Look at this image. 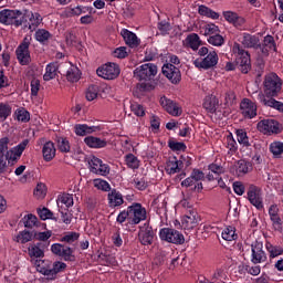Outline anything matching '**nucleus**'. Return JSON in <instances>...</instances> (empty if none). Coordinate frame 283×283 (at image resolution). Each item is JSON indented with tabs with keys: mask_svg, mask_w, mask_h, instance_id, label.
Masks as SVG:
<instances>
[{
	"mask_svg": "<svg viewBox=\"0 0 283 283\" xmlns=\"http://www.w3.org/2000/svg\"><path fill=\"white\" fill-rule=\"evenodd\" d=\"M232 54L235 63L228 62L226 64L227 72H233L238 67L242 74H249L251 71V54L240 43L235 42L232 46Z\"/></svg>",
	"mask_w": 283,
	"mask_h": 283,
	"instance_id": "nucleus-1",
	"label": "nucleus"
},
{
	"mask_svg": "<svg viewBox=\"0 0 283 283\" xmlns=\"http://www.w3.org/2000/svg\"><path fill=\"white\" fill-rule=\"evenodd\" d=\"M23 12L19 9H3L0 11V23L2 25L21 28V25H23Z\"/></svg>",
	"mask_w": 283,
	"mask_h": 283,
	"instance_id": "nucleus-2",
	"label": "nucleus"
},
{
	"mask_svg": "<svg viewBox=\"0 0 283 283\" xmlns=\"http://www.w3.org/2000/svg\"><path fill=\"white\" fill-rule=\"evenodd\" d=\"M85 163L88 165L90 172L94 174L95 176H103L104 178H107L112 171V168L105 164L103 159L94 155L86 156Z\"/></svg>",
	"mask_w": 283,
	"mask_h": 283,
	"instance_id": "nucleus-3",
	"label": "nucleus"
},
{
	"mask_svg": "<svg viewBox=\"0 0 283 283\" xmlns=\"http://www.w3.org/2000/svg\"><path fill=\"white\" fill-rule=\"evenodd\" d=\"M263 92L265 96H277L282 92V78L277 73H269L263 81Z\"/></svg>",
	"mask_w": 283,
	"mask_h": 283,
	"instance_id": "nucleus-4",
	"label": "nucleus"
},
{
	"mask_svg": "<svg viewBox=\"0 0 283 283\" xmlns=\"http://www.w3.org/2000/svg\"><path fill=\"white\" fill-rule=\"evenodd\" d=\"M128 211V224H140L147 220V209L142 203L134 202L126 208Z\"/></svg>",
	"mask_w": 283,
	"mask_h": 283,
	"instance_id": "nucleus-5",
	"label": "nucleus"
},
{
	"mask_svg": "<svg viewBox=\"0 0 283 283\" xmlns=\"http://www.w3.org/2000/svg\"><path fill=\"white\" fill-rule=\"evenodd\" d=\"M31 36H25L15 49V55L20 65H30L32 63V55H30Z\"/></svg>",
	"mask_w": 283,
	"mask_h": 283,
	"instance_id": "nucleus-6",
	"label": "nucleus"
},
{
	"mask_svg": "<svg viewBox=\"0 0 283 283\" xmlns=\"http://www.w3.org/2000/svg\"><path fill=\"white\" fill-rule=\"evenodd\" d=\"M156 74H158V66L153 63L143 64L134 71V77L137 81H154Z\"/></svg>",
	"mask_w": 283,
	"mask_h": 283,
	"instance_id": "nucleus-7",
	"label": "nucleus"
},
{
	"mask_svg": "<svg viewBox=\"0 0 283 283\" xmlns=\"http://www.w3.org/2000/svg\"><path fill=\"white\" fill-rule=\"evenodd\" d=\"M247 198L250 205L255 207L258 211H262V209H264V196L262 193V188L255 185H250L247 191Z\"/></svg>",
	"mask_w": 283,
	"mask_h": 283,
	"instance_id": "nucleus-8",
	"label": "nucleus"
},
{
	"mask_svg": "<svg viewBox=\"0 0 283 283\" xmlns=\"http://www.w3.org/2000/svg\"><path fill=\"white\" fill-rule=\"evenodd\" d=\"M97 76L105 78V81H114L120 75V66L113 62H107L96 70Z\"/></svg>",
	"mask_w": 283,
	"mask_h": 283,
	"instance_id": "nucleus-9",
	"label": "nucleus"
},
{
	"mask_svg": "<svg viewBox=\"0 0 283 283\" xmlns=\"http://www.w3.org/2000/svg\"><path fill=\"white\" fill-rule=\"evenodd\" d=\"M159 239L170 244H185V235L174 228H163L159 230Z\"/></svg>",
	"mask_w": 283,
	"mask_h": 283,
	"instance_id": "nucleus-10",
	"label": "nucleus"
},
{
	"mask_svg": "<svg viewBox=\"0 0 283 283\" xmlns=\"http://www.w3.org/2000/svg\"><path fill=\"white\" fill-rule=\"evenodd\" d=\"M51 251L54 255L62 258L64 262H74L76 260V256L74 255V249L70 248L69 245L53 243L51 245Z\"/></svg>",
	"mask_w": 283,
	"mask_h": 283,
	"instance_id": "nucleus-11",
	"label": "nucleus"
},
{
	"mask_svg": "<svg viewBox=\"0 0 283 283\" xmlns=\"http://www.w3.org/2000/svg\"><path fill=\"white\" fill-rule=\"evenodd\" d=\"M256 129H259L261 134L271 136L272 134H280L282 132V124H280L277 119H263L258 123Z\"/></svg>",
	"mask_w": 283,
	"mask_h": 283,
	"instance_id": "nucleus-12",
	"label": "nucleus"
},
{
	"mask_svg": "<svg viewBox=\"0 0 283 283\" xmlns=\"http://www.w3.org/2000/svg\"><path fill=\"white\" fill-rule=\"evenodd\" d=\"M65 269H67L66 263L61 262V261H55L46 268H41L40 273L42 275H45V277H48V280H56V275H59V273H63V271H65Z\"/></svg>",
	"mask_w": 283,
	"mask_h": 283,
	"instance_id": "nucleus-13",
	"label": "nucleus"
},
{
	"mask_svg": "<svg viewBox=\"0 0 283 283\" xmlns=\"http://www.w3.org/2000/svg\"><path fill=\"white\" fill-rule=\"evenodd\" d=\"M218 53L216 51H210L203 59H196L193 65L199 70H211V67L218 65Z\"/></svg>",
	"mask_w": 283,
	"mask_h": 283,
	"instance_id": "nucleus-14",
	"label": "nucleus"
},
{
	"mask_svg": "<svg viewBox=\"0 0 283 283\" xmlns=\"http://www.w3.org/2000/svg\"><path fill=\"white\" fill-rule=\"evenodd\" d=\"M161 72L172 85H178L180 81H182V73L180 69L174 64H164L161 67Z\"/></svg>",
	"mask_w": 283,
	"mask_h": 283,
	"instance_id": "nucleus-15",
	"label": "nucleus"
},
{
	"mask_svg": "<svg viewBox=\"0 0 283 283\" xmlns=\"http://www.w3.org/2000/svg\"><path fill=\"white\" fill-rule=\"evenodd\" d=\"M266 252H264V244L255 241L251 244V262L252 264H262L266 262Z\"/></svg>",
	"mask_w": 283,
	"mask_h": 283,
	"instance_id": "nucleus-16",
	"label": "nucleus"
},
{
	"mask_svg": "<svg viewBox=\"0 0 283 283\" xmlns=\"http://www.w3.org/2000/svg\"><path fill=\"white\" fill-rule=\"evenodd\" d=\"M240 112L243 118L251 120L258 116V105L249 98H243L240 104Z\"/></svg>",
	"mask_w": 283,
	"mask_h": 283,
	"instance_id": "nucleus-17",
	"label": "nucleus"
},
{
	"mask_svg": "<svg viewBox=\"0 0 283 283\" xmlns=\"http://www.w3.org/2000/svg\"><path fill=\"white\" fill-rule=\"evenodd\" d=\"M138 238L143 247H149L154 244V228H151L149 223H145L144 227H142L139 230Z\"/></svg>",
	"mask_w": 283,
	"mask_h": 283,
	"instance_id": "nucleus-18",
	"label": "nucleus"
},
{
	"mask_svg": "<svg viewBox=\"0 0 283 283\" xmlns=\"http://www.w3.org/2000/svg\"><path fill=\"white\" fill-rule=\"evenodd\" d=\"M10 144V138L2 137L0 139V174H6L8 171V157L6 151H8V145Z\"/></svg>",
	"mask_w": 283,
	"mask_h": 283,
	"instance_id": "nucleus-19",
	"label": "nucleus"
},
{
	"mask_svg": "<svg viewBox=\"0 0 283 283\" xmlns=\"http://www.w3.org/2000/svg\"><path fill=\"white\" fill-rule=\"evenodd\" d=\"M273 97L275 95L259 94L258 101L265 107H272L273 109H277V112H283V103Z\"/></svg>",
	"mask_w": 283,
	"mask_h": 283,
	"instance_id": "nucleus-20",
	"label": "nucleus"
},
{
	"mask_svg": "<svg viewBox=\"0 0 283 283\" xmlns=\"http://www.w3.org/2000/svg\"><path fill=\"white\" fill-rule=\"evenodd\" d=\"M23 17V23H27L29 19L30 23H29V30H36V28H39L43 21V17H41V13L39 12H32V11H28L25 10L24 13H22Z\"/></svg>",
	"mask_w": 283,
	"mask_h": 283,
	"instance_id": "nucleus-21",
	"label": "nucleus"
},
{
	"mask_svg": "<svg viewBox=\"0 0 283 283\" xmlns=\"http://www.w3.org/2000/svg\"><path fill=\"white\" fill-rule=\"evenodd\" d=\"M182 167H185V164L182 160H178V157H169V159L166 161V172L169 176H174V174H180L182 171Z\"/></svg>",
	"mask_w": 283,
	"mask_h": 283,
	"instance_id": "nucleus-22",
	"label": "nucleus"
},
{
	"mask_svg": "<svg viewBox=\"0 0 283 283\" xmlns=\"http://www.w3.org/2000/svg\"><path fill=\"white\" fill-rule=\"evenodd\" d=\"M120 36L124 39V42L128 48L135 49L140 45V39L136 33L129 31L128 29H122Z\"/></svg>",
	"mask_w": 283,
	"mask_h": 283,
	"instance_id": "nucleus-23",
	"label": "nucleus"
},
{
	"mask_svg": "<svg viewBox=\"0 0 283 283\" xmlns=\"http://www.w3.org/2000/svg\"><path fill=\"white\" fill-rule=\"evenodd\" d=\"M108 207L111 209H116L117 207H122L125 205V199H123V193L116 189H112L107 195Z\"/></svg>",
	"mask_w": 283,
	"mask_h": 283,
	"instance_id": "nucleus-24",
	"label": "nucleus"
},
{
	"mask_svg": "<svg viewBox=\"0 0 283 283\" xmlns=\"http://www.w3.org/2000/svg\"><path fill=\"white\" fill-rule=\"evenodd\" d=\"M50 247V243L38 242L31 244L28 248L30 258H45V250Z\"/></svg>",
	"mask_w": 283,
	"mask_h": 283,
	"instance_id": "nucleus-25",
	"label": "nucleus"
},
{
	"mask_svg": "<svg viewBox=\"0 0 283 283\" xmlns=\"http://www.w3.org/2000/svg\"><path fill=\"white\" fill-rule=\"evenodd\" d=\"M159 103L161 107L171 116H180L178 105H176L174 101L167 98V96L160 97Z\"/></svg>",
	"mask_w": 283,
	"mask_h": 283,
	"instance_id": "nucleus-26",
	"label": "nucleus"
},
{
	"mask_svg": "<svg viewBox=\"0 0 283 283\" xmlns=\"http://www.w3.org/2000/svg\"><path fill=\"white\" fill-rule=\"evenodd\" d=\"M84 143L91 149H105L107 147V140L94 136L85 137Z\"/></svg>",
	"mask_w": 283,
	"mask_h": 283,
	"instance_id": "nucleus-27",
	"label": "nucleus"
},
{
	"mask_svg": "<svg viewBox=\"0 0 283 283\" xmlns=\"http://www.w3.org/2000/svg\"><path fill=\"white\" fill-rule=\"evenodd\" d=\"M241 45L248 49H258L260 48V38L252 35L251 33H243L241 38Z\"/></svg>",
	"mask_w": 283,
	"mask_h": 283,
	"instance_id": "nucleus-28",
	"label": "nucleus"
},
{
	"mask_svg": "<svg viewBox=\"0 0 283 283\" xmlns=\"http://www.w3.org/2000/svg\"><path fill=\"white\" fill-rule=\"evenodd\" d=\"M42 156L45 160V163H50L51 160H54L56 156V147L52 142H46L42 147Z\"/></svg>",
	"mask_w": 283,
	"mask_h": 283,
	"instance_id": "nucleus-29",
	"label": "nucleus"
},
{
	"mask_svg": "<svg viewBox=\"0 0 283 283\" xmlns=\"http://www.w3.org/2000/svg\"><path fill=\"white\" fill-rule=\"evenodd\" d=\"M218 105H220V101L213 95L207 96L203 101V108L207 109L209 114H216Z\"/></svg>",
	"mask_w": 283,
	"mask_h": 283,
	"instance_id": "nucleus-30",
	"label": "nucleus"
},
{
	"mask_svg": "<svg viewBox=\"0 0 283 283\" xmlns=\"http://www.w3.org/2000/svg\"><path fill=\"white\" fill-rule=\"evenodd\" d=\"M94 132H98L97 126H88L87 124L74 125V133L76 136H87L88 134H94Z\"/></svg>",
	"mask_w": 283,
	"mask_h": 283,
	"instance_id": "nucleus-31",
	"label": "nucleus"
},
{
	"mask_svg": "<svg viewBox=\"0 0 283 283\" xmlns=\"http://www.w3.org/2000/svg\"><path fill=\"white\" fill-rule=\"evenodd\" d=\"M277 45L275 44V38L273 35H266L263 39V45L261 48L262 54H269V52H276Z\"/></svg>",
	"mask_w": 283,
	"mask_h": 283,
	"instance_id": "nucleus-32",
	"label": "nucleus"
},
{
	"mask_svg": "<svg viewBox=\"0 0 283 283\" xmlns=\"http://www.w3.org/2000/svg\"><path fill=\"white\" fill-rule=\"evenodd\" d=\"M59 72V63H49L45 67V73L43 75V81H52L56 78V73Z\"/></svg>",
	"mask_w": 283,
	"mask_h": 283,
	"instance_id": "nucleus-33",
	"label": "nucleus"
},
{
	"mask_svg": "<svg viewBox=\"0 0 283 283\" xmlns=\"http://www.w3.org/2000/svg\"><path fill=\"white\" fill-rule=\"evenodd\" d=\"M198 14H200V17H207V19H213V20L220 19V13L213 11V9L205 4H201L198 7Z\"/></svg>",
	"mask_w": 283,
	"mask_h": 283,
	"instance_id": "nucleus-34",
	"label": "nucleus"
},
{
	"mask_svg": "<svg viewBox=\"0 0 283 283\" xmlns=\"http://www.w3.org/2000/svg\"><path fill=\"white\" fill-rule=\"evenodd\" d=\"M66 80L70 83H78L81 81V70L77 66L71 65L66 71Z\"/></svg>",
	"mask_w": 283,
	"mask_h": 283,
	"instance_id": "nucleus-35",
	"label": "nucleus"
},
{
	"mask_svg": "<svg viewBox=\"0 0 283 283\" xmlns=\"http://www.w3.org/2000/svg\"><path fill=\"white\" fill-rule=\"evenodd\" d=\"M32 240H34V231L30 230H22L15 237V242H20V244H28Z\"/></svg>",
	"mask_w": 283,
	"mask_h": 283,
	"instance_id": "nucleus-36",
	"label": "nucleus"
},
{
	"mask_svg": "<svg viewBox=\"0 0 283 283\" xmlns=\"http://www.w3.org/2000/svg\"><path fill=\"white\" fill-rule=\"evenodd\" d=\"M55 143L57 145L59 151L62 154H70V151H72V146L70 145L67 137H56Z\"/></svg>",
	"mask_w": 283,
	"mask_h": 283,
	"instance_id": "nucleus-37",
	"label": "nucleus"
},
{
	"mask_svg": "<svg viewBox=\"0 0 283 283\" xmlns=\"http://www.w3.org/2000/svg\"><path fill=\"white\" fill-rule=\"evenodd\" d=\"M20 222L24 224L25 229H34V227H39V218L32 213L24 216Z\"/></svg>",
	"mask_w": 283,
	"mask_h": 283,
	"instance_id": "nucleus-38",
	"label": "nucleus"
},
{
	"mask_svg": "<svg viewBox=\"0 0 283 283\" xmlns=\"http://www.w3.org/2000/svg\"><path fill=\"white\" fill-rule=\"evenodd\" d=\"M34 38H35V41L45 45V43H48V41L52 39V33H50V31L45 29H38L35 31Z\"/></svg>",
	"mask_w": 283,
	"mask_h": 283,
	"instance_id": "nucleus-39",
	"label": "nucleus"
},
{
	"mask_svg": "<svg viewBox=\"0 0 283 283\" xmlns=\"http://www.w3.org/2000/svg\"><path fill=\"white\" fill-rule=\"evenodd\" d=\"M221 238L226 240V242H233V240H238V233H235V227L229 226L223 229L221 233Z\"/></svg>",
	"mask_w": 283,
	"mask_h": 283,
	"instance_id": "nucleus-40",
	"label": "nucleus"
},
{
	"mask_svg": "<svg viewBox=\"0 0 283 283\" xmlns=\"http://www.w3.org/2000/svg\"><path fill=\"white\" fill-rule=\"evenodd\" d=\"M59 213L63 224H72L74 214L70 212V208H63V206H59Z\"/></svg>",
	"mask_w": 283,
	"mask_h": 283,
	"instance_id": "nucleus-41",
	"label": "nucleus"
},
{
	"mask_svg": "<svg viewBox=\"0 0 283 283\" xmlns=\"http://www.w3.org/2000/svg\"><path fill=\"white\" fill-rule=\"evenodd\" d=\"M186 41L188 43V46H190L193 52H198L200 48V35L197 33H191L186 38Z\"/></svg>",
	"mask_w": 283,
	"mask_h": 283,
	"instance_id": "nucleus-42",
	"label": "nucleus"
},
{
	"mask_svg": "<svg viewBox=\"0 0 283 283\" xmlns=\"http://www.w3.org/2000/svg\"><path fill=\"white\" fill-rule=\"evenodd\" d=\"M265 249L270 253V258H277L279 255H283L282 245H273L271 242L265 243Z\"/></svg>",
	"mask_w": 283,
	"mask_h": 283,
	"instance_id": "nucleus-43",
	"label": "nucleus"
},
{
	"mask_svg": "<svg viewBox=\"0 0 283 283\" xmlns=\"http://www.w3.org/2000/svg\"><path fill=\"white\" fill-rule=\"evenodd\" d=\"M235 169H237L238 176H242L244 174H249V170L251 169V163H249V161H247L244 159H240L235 164Z\"/></svg>",
	"mask_w": 283,
	"mask_h": 283,
	"instance_id": "nucleus-44",
	"label": "nucleus"
},
{
	"mask_svg": "<svg viewBox=\"0 0 283 283\" xmlns=\"http://www.w3.org/2000/svg\"><path fill=\"white\" fill-rule=\"evenodd\" d=\"M86 12L92 14V7L77 6L69 10L70 17H81V14H86Z\"/></svg>",
	"mask_w": 283,
	"mask_h": 283,
	"instance_id": "nucleus-45",
	"label": "nucleus"
},
{
	"mask_svg": "<svg viewBox=\"0 0 283 283\" xmlns=\"http://www.w3.org/2000/svg\"><path fill=\"white\" fill-rule=\"evenodd\" d=\"M59 202L64 205L66 209H70V207H74V195H70V193L60 195L57 198V206H59Z\"/></svg>",
	"mask_w": 283,
	"mask_h": 283,
	"instance_id": "nucleus-46",
	"label": "nucleus"
},
{
	"mask_svg": "<svg viewBox=\"0 0 283 283\" xmlns=\"http://www.w3.org/2000/svg\"><path fill=\"white\" fill-rule=\"evenodd\" d=\"M125 163L129 169H138L140 167V160L134 154H127L125 156Z\"/></svg>",
	"mask_w": 283,
	"mask_h": 283,
	"instance_id": "nucleus-47",
	"label": "nucleus"
},
{
	"mask_svg": "<svg viewBox=\"0 0 283 283\" xmlns=\"http://www.w3.org/2000/svg\"><path fill=\"white\" fill-rule=\"evenodd\" d=\"M36 213L39 216V218H41L42 220H54L56 222V217H54V212H52L50 209L48 208H38L36 209Z\"/></svg>",
	"mask_w": 283,
	"mask_h": 283,
	"instance_id": "nucleus-48",
	"label": "nucleus"
},
{
	"mask_svg": "<svg viewBox=\"0 0 283 283\" xmlns=\"http://www.w3.org/2000/svg\"><path fill=\"white\" fill-rule=\"evenodd\" d=\"M93 185L95 189H98L99 191H112V186L105 179H101V178L94 179Z\"/></svg>",
	"mask_w": 283,
	"mask_h": 283,
	"instance_id": "nucleus-49",
	"label": "nucleus"
},
{
	"mask_svg": "<svg viewBox=\"0 0 283 283\" xmlns=\"http://www.w3.org/2000/svg\"><path fill=\"white\" fill-rule=\"evenodd\" d=\"M235 134L239 145H243V147H251V143H249V136L244 129H237Z\"/></svg>",
	"mask_w": 283,
	"mask_h": 283,
	"instance_id": "nucleus-50",
	"label": "nucleus"
},
{
	"mask_svg": "<svg viewBox=\"0 0 283 283\" xmlns=\"http://www.w3.org/2000/svg\"><path fill=\"white\" fill-rule=\"evenodd\" d=\"M33 238L34 240H39L42 244H50L48 240L52 238V231L50 230L44 232L33 231Z\"/></svg>",
	"mask_w": 283,
	"mask_h": 283,
	"instance_id": "nucleus-51",
	"label": "nucleus"
},
{
	"mask_svg": "<svg viewBox=\"0 0 283 283\" xmlns=\"http://www.w3.org/2000/svg\"><path fill=\"white\" fill-rule=\"evenodd\" d=\"M14 116L20 123H30V112H28L25 108H18L14 112Z\"/></svg>",
	"mask_w": 283,
	"mask_h": 283,
	"instance_id": "nucleus-52",
	"label": "nucleus"
},
{
	"mask_svg": "<svg viewBox=\"0 0 283 283\" xmlns=\"http://www.w3.org/2000/svg\"><path fill=\"white\" fill-rule=\"evenodd\" d=\"M207 41L210 45H214V48H221V45H224V38L220 35V33H216L214 35H209Z\"/></svg>",
	"mask_w": 283,
	"mask_h": 283,
	"instance_id": "nucleus-53",
	"label": "nucleus"
},
{
	"mask_svg": "<svg viewBox=\"0 0 283 283\" xmlns=\"http://www.w3.org/2000/svg\"><path fill=\"white\" fill-rule=\"evenodd\" d=\"M133 185L138 191H145V189L149 187V184L147 182V179H145V177H135L133 179Z\"/></svg>",
	"mask_w": 283,
	"mask_h": 283,
	"instance_id": "nucleus-54",
	"label": "nucleus"
},
{
	"mask_svg": "<svg viewBox=\"0 0 283 283\" xmlns=\"http://www.w3.org/2000/svg\"><path fill=\"white\" fill-rule=\"evenodd\" d=\"M181 224L184 229H193L196 224H198V217L191 216L187 217L185 216L184 219L181 220Z\"/></svg>",
	"mask_w": 283,
	"mask_h": 283,
	"instance_id": "nucleus-55",
	"label": "nucleus"
},
{
	"mask_svg": "<svg viewBox=\"0 0 283 283\" xmlns=\"http://www.w3.org/2000/svg\"><path fill=\"white\" fill-rule=\"evenodd\" d=\"M30 145V139L22 140L18 146L13 147L10 151L11 154H14L15 156H23V151H25V147Z\"/></svg>",
	"mask_w": 283,
	"mask_h": 283,
	"instance_id": "nucleus-56",
	"label": "nucleus"
},
{
	"mask_svg": "<svg viewBox=\"0 0 283 283\" xmlns=\"http://www.w3.org/2000/svg\"><path fill=\"white\" fill-rule=\"evenodd\" d=\"M270 151L273 154L274 158H280L283 154V143L282 142H274L270 145Z\"/></svg>",
	"mask_w": 283,
	"mask_h": 283,
	"instance_id": "nucleus-57",
	"label": "nucleus"
},
{
	"mask_svg": "<svg viewBox=\"0 0 283 283\" xmlns=\"http://www.w3.org/2000/svg\"><path fill=\"white\" fill-rule=\"evenodd\" d=\"M168 147L171 151H187V145L185 143L176 142L174 139L168 142Z\"/></svg>",
	"mask_w": 283,
	"mask_h": 283,
	"instance_id": "nucleus-58",
	"label": "nucleus"
},
{
	"mask_svg": "<svg viewBox=\"0 0 283 283\" xmlns=\"http://www.w3.org/2000/svg\"><path fill=\"white\" fill-rule=\"evenodd\" d=\"M78 238H81V233L67 232L64 237L60 239V242H66V244H72V242H76Z\"/></svg>",
	"mask_w": 283,
	"mask_h": 283,
	"instance_id": "nucleus-59",
	"label": "nucleus"
},
{
	"mask_svg": "<svg viewBox=\"0 0 283 283\" xmlns=\"http://www.w3.org/2000/svg\"><path fill=\"white\" fill-rule=\"evenodd\" d=\"M154 90V84L149 81L140 82L136 85V92L144 94V92H151Z\"/></svg>",
	"mask_w": 283,
	"mask_h": 283,
	"instance_id": "nucleus-60",
	"label": "nucleus"
},
{
	"mask_svg": "<svg viewBox=\"0 0 283 283\" xmlns=\"http://www.w3.org/2000/svg\"><path fill=\"white\" fill-rule=\"evenodd\" d=\"M216 34H220V28L214 23L206 24L205 25V35L206 36H213Z\"/></svg>",
	"mask_w": 283,
	"mask_h": 283,
	"instance_id": "nucleus-61",
	"label": "nucleus"
},
{
	"mask_svg": "<svg viewBox=\"0 0 283 283\" xmlns=\"http://www.w3.org/2000/svg\"><path fill=\"white\" fill-rule=\"evenodd\" d=\"M12 114V107L8 104L0 103V120H6Z\"/></svg>",
	"mask_w": 283,
	"mask_h": 283,
	"instance_id": "nucleus-62",
	"label": "nucleus"
},
{
	"mask_svg": "<svg viewBox=\"0 0 283 283\" xmlns=\"http://www.w3.org/2000/svg\"><path fill=\"white\" fill-rule=\"evenodd\" d=\"M34 196H36L38 198H45L46 193H48V187L45 186V184H38L34 191H33Z\"/></svg>",
	"mask_w": 283,
	"mask_h": 283,
	"instance_id": "nucleus-63",
	"label": "nucleus"
},
{
	"mask_svg": "<svg viewBox=\"0 0 283 283\" xmlns=\"http://www.w3.org/2000/svg\"><path fill=\"white\" fill-rule=\"evenodd\" d=\"M95 98H98V86L91 85L86 91V99L95 101Z\"/></svg>",
	"mask_w": 283,
	"mask_h": 283,
	"instance_id": "nucleus-64",
	"label": "nucleus"
}]
</instances>
